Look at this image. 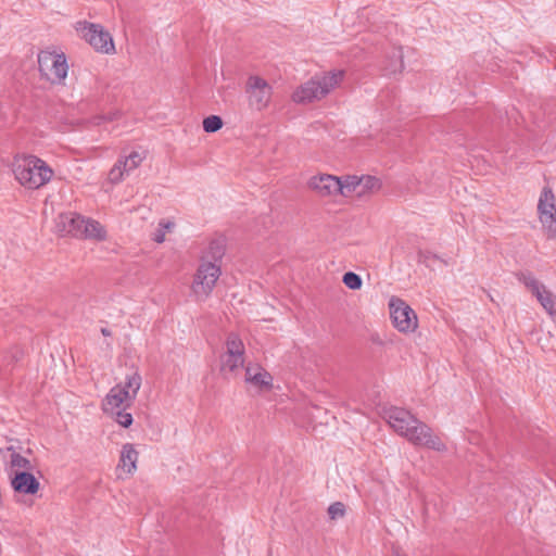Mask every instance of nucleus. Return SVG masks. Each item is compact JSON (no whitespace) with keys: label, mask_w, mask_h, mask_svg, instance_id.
I'll use <instances>...</instances> for the list:
<instances>
[{"label":"nucleus","mask_w":556,"mask_h":556,"mask_svg":"<svg viewBox=\"0 0 556 556\" xmlns=\"http://www.w3.org/2000/svg\"><path fill=\"white\" fill-rule=\"evenodd\" d=\"M382 418L399 435L412 444L438 452L446 451V445L441 438L408 410L391 406L383 409Z\"/></svg>","instance_id":"1"},{"label":"nucleus","mask_w":556,"mask_h":556,"mask_svg":"<svg viewBox=\"0 0 556 556\" xmlns=\"http://www.w3.org/2000/svg\"><path fill=\"white\" fill-rule=\"evenodd\" d=\"M308 186L320 195L362 197L382 186L380 176H312Z\"/></svg>","instance_id":"2"},{"label":"nucleus","mask_w":556,"mask_h":556,"mask_svg":"<svg viewBox=\"0 0 556 556\" xmlns=\"http://www.w3.org/2000/svg\"><path fill=\"white\" fill-rule=\"evenodd\" d=\"M54 230L61 236H71L78 239L92 241L108 239V231L102 224L75 212L60 213L54 220Z\"/></svg>","instance_id":"3"},{"label":"nucleus","mask_w":556,"mask_h":556,"mask_svg":"<svg viewBox=\"0 0 556 556\" xmlns=\"http://www.w3.org/2000/svg\"><path fill=\"white\" fill-rule=\"evenodd\" d=\"M38 68L41 77L53 85H64L68 74L67 59L58 49H46L38 53Z\"/></svg>","instance_id":"4"},{"label":"nucleus","mask_w":556,"mask_h":556,"mask_svg":"<svg viewBox=\"0 0 556 556\" xmlns=\"http://www.w3.org/2000/svg\"><path fill=\"white\" fill-rule=\"evenodd\" d=\"M220 275L222 269L217 261H201L191 283V293L198 302L210 298Z\"/></svg>","instance_id":"5"},{"label":"nucleus","mask_w":556,"mask_h":556,"mask_svg":"<svg viewBox=\"0 0 556 556\" xmlns=\"http://www.w3.org/2000/svg\"><path fill=\"white\" fill-rule=\"evenodd\" d=\"M74 28L77 35L88 42L97 52L103 54L115 53V45L111 34L100 24L78 21Z\"/></svg>","instance_id":"6"},{"label":"nucleus","mask_w":556,"mask_h":556,"mask_svg":"<svg viewBox=\"0 0 556 556\" xmlns=\"http://www.w3.org/2000/svg\"><path fill=\"white\" fill-rule=\"evenodd\" d=\"M273 86L258 75H250L245 81L244 93L248 106L255 112L267 110L273 99Z\"/></svg>","instance_id":"7"},{"label":"nucleus","mask_w":556,"mask_h":556,"mask_svg":"<svg viewBox=\"0 0 556 556\" xmlns=\"http://www.w3.org/2000/svg\"><path fill=\"white\" fill-rule=\"evenodd\" d=\"M388 306L392 325L399 332L410 334L418 329V316L404 300L391 296Z\"/></svg>","instance_id":"8"},{"label":"nucleus","mask_w":556,"mask_h":556,"mask_svg":"<svg viewBox=\"0 0 556 556\" xmlns=\"http://www.w3.org/2000/svg\"><path fill=\"white\" fill-rule=\"evenodd\" d=\"M538 218L547 239H556V197L549 186H544L538 200Z\"/></svg>","instance_id":"9"},{"label":"nucleus","mask_w":556,"mask_h":556,"mask_svg":"<svg viewBox=\"0 0 556 556\" xmlns=\"http://www.w3.org/2000/svg\"><path fill=\"white\" fill-rule=\"evenodd\" d=\"M244 365V345L237 334H229L226 352L222 356L220 369L225 375L237 376Z\"/></svg>","instance_id":"10"},{"label":"nucleus","mask_w":556,"mask_h":556,"mask_svg":"<svg viewBox=\"0 0 556 556\" xmlns=\"http://www.w3.org/2000/svg\"><path fill=\"white\" fill-rule=\"evenodd\" d=\"M9 169L13 174H53V168L33 154H16L9 164Z\"/></svg>","instance_id":"11"},{"label":"nucleus","mask_w":556,"mask_h":556,"mask_svg":"<svg viewBox=\"0 0 556 556\" xmlns=\"http://www.w3.org/2000/svg\"><path fill=\"white\" fill-rule=\"evenodd\" d=\"M327 97L326 91L317 76L314 75L304 84L300 85L292 93V100L295 103L305 104L320 101Z\"/></svg>","instance_id":"12"},{"label":"nucleus","mask_w":556,"mask_h":556,"mask_svg":"<svg viewBox=\"0 0 556 556\" xmlns=\"http://www.w3.org/2000/svg\"><path fill=\"white\" fill-rule=\"evenodd\" d=\"M139 452L135 444L125 443L119 451V459L116 467V473L119 479L131 477L137 471Z\"/></svg>","instance_id":"13"},{"label":"nucleus","mask_w":556,"mask_h":556,"mask_svg":"<svg viewBox=\"0 0 556 556\" xmlns=\"http://www.w3.org/2000/svg\"><path fill=\"white\" fill-rule=\"evenodd\" d=\"M245 381L260 391H267L273 386V377L258 366L249 365L245 368Z\"/></svg>","instance_id":"14"},{"label":"nucleus","mask_w":556,"mask_h":556,"mask_svg":"<svg viewBox=\"0 0 556 556\" xmlns=\"http://www.w3.org/2000/svg\"><path fill=\"white\" fill-rule=\"evenodd\" d=\"M11 484L15 492L22 494H35L39 490V481L29 471H21L12 475Z\"/></svg>","instance_id":"15"},{"label":"nucleus","mask_w":556,"mask_h":556,"mask_svg":"<svg viewBox=\"0 0 556 556\" xmlns=\"http://www.w3.org/2000/svg\"><path fill=\"white\" fill-rule=\"evenodd\" d=\"M132 403L122 391L121 388L113 387L103 400L102 408L106 414H115L118 409H124Z\"/></svg>","instance_id":"16"},{"label":"nucleus","mask_w":556,"mask_h":556,"mask_svg":"<svg viewBox=\"0 0 556 556\" xmlns=\"http://www.w3.org/2000/svg\"><path fill=\"white\" fill-rule=\"evenodd\" d=\"M144 159V151H131L129 154L123 155L117 160L111 170V174H126L134 172Z\"/></svg>","instance_id":"17"},{"label":"nucleus","mask_w":556,"mask_h":556,"mask_svg":"<svg viewBox=\"0 0 556 556\" xmlns=\"http://www.w3.org/2000/svg\"><path fill=\"white\" fill-rule=\"evenodd\" d=\"M327 96L339 88L345 78V71L342 68H333L328 72L317 74Z\"/></svg>","instance_id":"18"},{"label":"nucleus","mask_w":556,"mask_h":556,"mask_svg":"<svg viewBox=\"0 0 556 556\" xmlns=\"http://www.w3.org/2000/svg\"><path fill=\"white\" fill-rule=\"evenodd\" d=\"M142 383V378L139 372L131 371L126 375L125 380L115 386V388H121L123 393L134 402L136 399Z\"/></svg>","instance_id":"19"},{"label":"nucleus","mask_w":556,"mask_h":556,"mask_svg":"<svg viewBox=\"0 0 556 556\" xmlns=\"http://www.w3.org/2000/svg\"><path fill=\"white\" fill-rule=\"evenodd\" d=\"M10 455L8 459V470L10 475H15L16 472L21 471H29L31 470L33 466L29 459L22 456L21 454L9 450Z\"/></svg>","instance_id":"20"},{"label":"nucleus","mask_w":556,"mask_h":556,"mask_svg":"<svg viewBox=\"0 0 556 556\" xmlns=\"http://www.w3.org/2000/svg\"><path fill=\"white\" fill-rule=\"evenodd\" d=\"M533 295L549 315H556V298L545 286H542Z\"/></svg>","instance_id":"21"},{"label":"nucleus","mask_w":556,"mask_h":556,"mask_svg":"<svg viewBox=\"0 0 556 556\" xmlns=\"http://www.w3.org/2000/svg\"><path fill=\"white\" fill-rule=\"evenodd\" d=\"M17 180L25 189H37L49 181L46 176H17Z\"/></svg>","instance_id":"22"},{"label":"nucleus","mask_w":556,"mask_h":556,"mask_svg":"<svg viewBox=\"0 0 556 556\" xmlns=\"http://www.w3.org/2000/svg\"><path fill=\"white\" fill-rule=\"evenodd\" d=\"M518 280L525 285V287L534 294L543 285L540 283L531 274L520 273L517 275Z\"/></svg>","instance_id":"23"},{"label":"nucleus","mask_w":556,"mask_h":556,"mask_svg":"<svg viewBox=\"0 0 556 556\" xmlns=\"http://www.w3.org/2000/svg\"><path fill=\"white\" fill-rule=\"evenodd\" d=\"M346 507L342 502H334L327 509L328 517L331 521H337L345 516Z\"/></svg>","instance_id":"24"},{"label":"nucleus","mask_w":556,"mask_h":556,"mask_svg":"<svg viewBox=\"0 0 556 556\" xmlns=\"http://www.w3.org/2000/svg\"><path fill=\"white\" fill-rule=\"evenodd\" d=\"M202 125L205 132H216L223 127L224 123L219 116L210 115L203 119Z\"/></svg>","instance_id":"25"},{"label":"nucleus","mask_w":556,"mask_h":556,"mask_svg":"<svg viewBox=\"0 0 556 556\" xmlns=\"http://www.w3.org/2000/svg\"><path fill=\"white\" fill-rule=\"evenodd\" d=\"M174 228V223L170 220H162L159 224V227L154 231L153 239L157 243H162L165 241L166 233L172 231Z\"/></svg>","instance_id":"26"},{"label":"nucleus","mask_w":556,"mask_h":556,"mask_svg":"<svg viewBox=\"0 0 556 556\" xmlns=\"http://www.w3.org/2000/svg\"><path fill=\"white\" fill-rule=\"evenodd\" d=\"M342 281L351 290H358L362 288V278L353 271L345 273Z\"/></svg>","instance_id":"27"},{"label":"nucleus","mask_w":556,"mask_h":556,"mask_svg":"<svg viewBox=\"0 0 556 556\" xmlns=\"http://www.w3.org/2000/svg\"><path fill=\"white\" fill-rule=\"evenodd\" d=\"M112 415L115 416L116 422L124 428H128L132 424L131 414L126 413L124 409H118L117 412H115V414Z\"/></svg>","instance_id":"28"},{"label":"nucleus","mask_w":556,"mask_h":556,"mask_svg":"<svg viewBox=\"0 0 556 556\" xmlns=\"http://www.w3.org/2000/svg\"><path fill=\"white\" fill-rule=\"evenodd\" d=\"M103 334H108L109 332L105 329H102Z\"/></svg>","instance_id":"29"}]
</instances>
